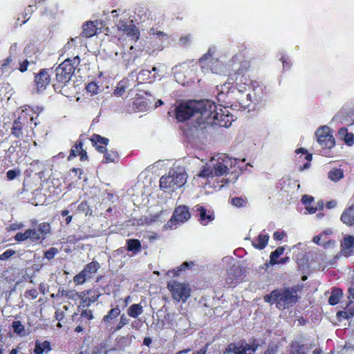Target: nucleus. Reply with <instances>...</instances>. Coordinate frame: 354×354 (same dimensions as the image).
Here are the masks:
<instances>
[{
  "mask_svg": "<svg viewBox=\"0 0 354 354\" xmlns=\"http://www.w3.org/2000/svg\"><path fill=\"white\" fill-rule=\"evenodd\" d=\"M250 66V62L245 59L242 54H236L230 61L231 72L228 75L227 82L223 84L227 89L223 99V107L225 109L245 110L252 102V95L247 93L250 80L246 74Z\"/></svg>",
  "mask_w": 354,
  "mask_h": 354,
  "instance_id": "1",
  "label": "nucleus"
},
{
  "mask_svg": "<svg viewBox=\"0 0 354 354\" xmlns=\"http://www.w3.org/2000/svg\"><path fill=\"white\" fill-rule=\"evenodd\" d=\"M176 118L180 122L193 118L196 124H216L218 113L215 103L209 100H189L180 103L176 109Z\"/></svg>",
  "mask_w": 354,
  "mask_h": 354,
  "instance_id": "2",
  "label": "nucleus"
},
{
  "mask_svg": "<svg viewBox=\"0 0 354 354\" xmlns=\"http://www.w3.org/2000/svg\"><path fill=\"white\" fill-rule=\"evenodd\" d=\"M299 288L297 286L276 288L270 294L263 296L265 302L273 305L280 310L288 309L299 301Z\"/></svg>",
  "mask_w": 354,
  "mask_h": 354,
  "instance_id": "3",
  "label": "nucleus"
},
{
  "mask_svg": "<svg viewBox=\"0 0 354 354\" xmlns=\"http://www.w3.org/2000/svg\"><path fill=\"white\" fill-rule=\"evenodd\" d=\"M187 178L183 168L171 169L167 175L161 177L160 187L165 192L171 193L184 185Z\"/></svg>",
  "mask_w": 354,
  "mask_h": 354,
  "instance_id": "4",
  "label": "nucleus"
},
{
  "mask_svg": "<svg viewBox=\"0 0 354 354\" xmlns=\"http://www.w3.org/2000/svg\"><path fill=\"white\" fill-rule=\"evenodd\" d=\"M237 159L223 153V187L234 184L243 170Z\"/></svg>",
  "mask_w": 354,
  "mask_h": 354,
  "instance_id": "5",
  "label": "nucleus"
},
{
  "mask_svg": "<svg viewBox=\"0 0 354 354\" xmlns=\"http://www.w3.org/2000/svg\"><path fill=\"white\" fill-rule=\"evenodd\" d=\"M79 63L80 58L78 56L75 57L72 59L69 58L65 59L55 69L56 80L59 83L66 85L71 80Z\"/></svg>",
  "mask_w": 354,
  "mask_h": 354,
  "instance_id": "6",
  "label": "nucleus"
},
{
  "mask_svg": "<svg viewBox=\"0 0 354 354\" xmlns=\"http://www.w3.org/2000/svg\"><path fill=\"white\" fill-rule=\"evenodd\" d=\"M215 51L214 47L209 48L207 53L199 59V64L203 73L210 71L212 73L219 74L221 63L218 57H214Z\"/></svg>",
  "mask_w": 354,
  "mask_h": 354,
  "instance_id": "7",
  "label": "nucleus"
},
{
  "mask_svg": "<svg viewBox=\"0 0 354 354\" xmlns=\"http://www.w3.org/2000/svg\"><path fill=\"white\" fill-rule=\"evenodd\" d=\"M259 344L254 339L252 344H248L245 339L230 343L224 353L227 354H254Z\"/></svg>",
  "mask_w": 354,
  "mask_h": 354,
  "instance_id": "8",
  "label": "nucleus"
},
{
  "mask_svg": "<svg viewBox=\"0 0 354 354\" xmlns=\"http://www.w3.org/2000/svg\"><path fill=\"white\" fill-rule=\"evenodd\" d=\"M317 141L319 145L326 149L333 148L335 145V138L331 133L330 129L327 126H322L317 129L315 132Z\"/></svg>",
  "mask_w": 354,
  "mask_h": 354,
  "instance_id": "9",
  "label": "nucleus"
},
{
  "mask_svg": "<svg viewBox=\"0 0 354 354\" xmlns=\"http://www.w3.org/2000/svg\"><path fill=\"white\" fill-rule=\"evenodd\" d=\"M168 288L172 294V297L177 301L185 302L190 296V288L188 284L174 281L168 283Z\"/></svg>",
  "mask_w": 354,
  "mask_h": 354,
  "instance_id": "10",
  "label": "nucleus"
},
{
  "mask_svg": "<svg viewBox=\"0 0 354 354\" xmlns=\"http://www.w3.org/2000/svg\"><path fill=\"white\" fill-rule=\"evenodd\" d=\"M191 216L189 208L186 205H180L175 208L173 215L167 223L169 227H172L173 225L181 224L188 221Z\"/></svg>",
  "mask_w": 354,
  "mask_h": 354,
  "instance_id": "11",
  "label": "nucleus"
},
{
  "mask_svg": "<svg viewBox=\"0 0 354 354\" xmlns=\"http://www.w3.org/2000/svg\"><path fill=\"white\" fill-rule=\"evenodd\" d=\"M193 211L197 212L196 216L198 217V222L203 225H207L215 219L214 212L207 209L201 205H196Z\"/></svg>",
  "mask_w": 354,
  "mask_h": 354,
  "instance_id": "12",
  "label": "nucleus"
},
{
  "mask_svg": "<svg viewBox=\"0 0 354 354\" xmlns=\"http://www.w3.org/2000/svg\"><path fill=\"white\" fill-rule=\"evenodd\" d=\"M49 71L48 69H42L39 74L35 75V82L36 88H34V91L37 93L44 91L46 86L50 84V77L48 74Z\"/></svg>",
  "mask_w": 354,
  "mask_h": 354,
  "instance_id": "13",
  "label": "nucleus"
},
{
  "mask_svg": "<svg viewBox=\"0 0 354 354\" xmlns=\"http://www.w3.org/2000/svg\"><path fill=\"white\" fill-rule=\"evenodd\" d=\"M174 320L177 330L180 333H185L187 332L191 326V322L186 315L176 314L174 315Z\"/></svg>",
  "mask_w": 354,
  "mask_h": 354,
  "instance_id": "14",
  "label": "nucleus"
},
{
  "mask_svg": "<svg viewBox=\"0 0 354 354\" xmlns=\"http://www.w3.org/2000/svg\"><path fill=\"white\" fill-rule=\"evenodd\" d=\"M243 275V270L239 266H233L228 272V277L226 279L227 283H237L240 281L241 277Z\"/></svg>",
  "mask_w": 354,
  "mask_h": 354,
  "instance_id": "15",
  "label": "nucleus"
},
{
  "mask_svg": "<svg viewBox=\"0 0 354 354\" xmlns=\"http://www.w3.org/2000/svg\"><path fill=\"white\" fill-rule=\"evenodd\" d=\"M354 248V237L351 235L345 236L341 243V252L345 257H348L353 253Z\"/></svg>",
  "mask_w": 354,
  "mask_h": 354,
  "instance_id": "16",
  "label": "nucleus"
},
{
  "mask_svg": "<svg viewBox=\"0 0 354 354\" xmlns=\"http://www.w3.org/2000/svg\"><path fill=\"white\" fill-rule=\"evenodd\" d=\"M340 220L347 226H354V204L346 207L343 211Z\"/></svg>",
  "mask_w": 354,
  "mask_h": 354,
  "instance_id": "17",
  "label": "nucleus"
},
{
  "mask_svg": "<svg viewBox=\"0 0 354 354\" xmlns=\"http://www.w3.org/2000/svg\"><path fill=\"white\" fill-rule=\"evenodd\" d=\"M221 175V163L218 162L214 166V169H211V167H204L203 169L200 172L198 176L203 178L213 177L214 176H219Z\"/></svg>",
  "mask_w": 354,
  "mask_h": 354,
  "instance_id": "18",
  "label": "nucleus"
},
{
  "mask_svg": "<svg viewBox=\"0 0 354 354\" xmlns=\"http://www.w3.org/2000/svg\"><path fill=\"white\" fill-rule=\"evenodd\" d=\"M269 239V235L263 231L252 241V245L254 248L263 250L267 246Z\"/></svg>",
  "mask_w": 354,
  "mask_h": 354,
  "instance_id": "19",
  "label": "nucleus"
},
{
  "mask_svg": "<svg viewBox=\"0 0 354 354\" xmlns=\"http://www.w3.org/2000/svg\"><path fill=\"white\" fill-rule=\"evenodd\" d=\"M119 29L123 30L127 35L131 36L135 41L139 39L138 29L133 24H127L122 22L118 26Z\"/></svg>",
  "mask_w": 354,
  "mask_h": 354,
  "instance_id": "20",
  "label": "nucleus"
},
{
  "mask_svg": "<svg viewBox=\"0 0 354 354\" xmlns=\"http://www.w3.org/2000/svg\"><path fill=\"white\" fill-rule=\"evenodd\" d=\"M314 345L310 344L309 346L301 344L298 342H292L290 345L291 354H307Z\"/></svg>",
  "mask_w": 354,
  "mask_h": 354,
  "instance_id": "21",
  "label": "nucleus"
},
{
  "mask_svg": "<svg viewBox=\"0 0 354 354\" xmlns=\"http://www.w3.org/2000/svg\"><path fill=\"white\" fill-rule=\"evenodd\" d=\"M81 35L84 37H91L96 33V26L93 21H87L83 25Z\"/></svg>",
  "mask_w": 354,
  "mask_h": 354,
  "instance_id": "22",
  "label": "nucleus"
},
{
  "mask_svg": "<svg viewBox=\"0 0 354 354\" xmlns=\"http://www.w3.org/2000/svg\"><path fill=\"white\" fill-rule=\"evenodd\" d=\"M295 153L297 154L301 153L300 158H301L302 156H304V159L306 160V163H304L302 166H300V170H304L309 168L310 165V161L312 160V154L309 153L305 148L301 147L299 149H297L295 150Z\"/></svg>",
  "mask_w": 354,
  "mask_h": 354,
  "instance_id": "23",
  "label": "nucleus"
},
{
  "mask_svg": "<svg viewBox=\"0 0 354 354\" xmlns=\"http://www.w3.org/2000/svg\"><path fill=\"white\" fill-rule=\"evenodd\" d=\"M339 136L343 138L345 144L348 146H352L354 144V135L352 133L348 132V129L345 127H342L338 131Z\"/></svg>",
  "mask_w": 354,
  "mask_h": 354,
  "instance_id": "24",
  "label": "nucleus"
},
{
  "mask_svg": "<svg viewBox=\"0 0 354 354\" xmlns=\"http://www.w3.org/2000/svg\"><path fill=\"white\" fill-rule=\"evenodd\" d=\"M285 251L284 246L278 247L274 251H272L270 255V261L266 264L267 267L270 266H274L278 264L279 259L278 258L283 254Z\"/></svg>",
  "mask_w": 354,
  "mask_h": 354,
  "instance_id": "25",
  "label": "nucleus"
},
{
  "mask_svg": "<svg viewBox=\"0 0 354 354\" xmlns=\"http://www.w3.org/2000/svg\"><path fill=\"white\" fill-rule=\"evenodd\" d=\"M50 351V344L48 341H36L34 348L35 354H43Z\"/></svg>",
  "mask_w": 354,
  "mask_h": 354,
  "instance_id": "26",
  "label": "nucleus"
},
{
  "mask_svg": "<svg viewBox=\"0 0 354 354\" xmlns=\"http://www.w3.org/2000/svg\"><path fill=\"white\" fill-rule=\"evenodd\" d=\"M343 296L342 290L338 288H335L333 289L330 296L328 299V303L330 305L335 306L337 304L341 298Z\"/></svg>",
  "mask_w": 354,
  "mask_h": 354,
  "instance_id": "27",
  "label": "nucleus"
},
{
  "mask_svg": "<svg viewBox=\"0 0 354 354\" xmlns=\"http://www.w3.org/2000/svg\"><path fill=\"white\" fill-rule=\"evenodd\" d=\"M143 313L142 306L140 304H133L127 309L129 316L136 318Z\"/></svg>",
  "mask_w": 354,
  "mask_h": 354,
  "instance_id": "28",
  "label": "nucleus"
},
{
  "mask_svg": "<svg viewBox=\"0 0 354 354\" xmlns=\"http://www.w3.org/2000/svg\"><path fill=\"white\" fill-rule=\"evenodd\" d=\"M228 202L234 207L240 208L244 207L247 205L248 199L245 196L244 197H232L229 199Z\"/></svg>",
  "mask_w": 354,
  "mask_h": 354,
  "instance_id": "29",
  "label": "nucleus"
},
{
  "mask_svg": "<svg viewBox=\"0 0 354 354\" xmlns=\"http://www.w3.org/2000/svg\"><path fill=\"white\" fill-rule=\"evenodd\" d=\"M344 177L343 170L340 168H333L328 172V178L334 182H337Z\"/></svg>",
  "mask_w": 354,
  "mask_h": 354,
  "instance_id": "30",
  "label": "nucleus"
},
{
  "mask_svg": "<svg viewBox=\"0 0 354 354\" xmlns=\"http://www.w3.org/2000/svg\"><path fill=\"white\" fill-rule=\"evenodd\" d=\"M151 71L149 70H142L138 75L137 80L140 82H145L149 80H153L156 77V75H151Z\"/></svg>",
  "mask_w": 354,
  "mask_h": 354,
  "instance_id": "31",
  "label": "nucleus"
},
{
  "mask_svg": "<svg viewBox=\"0 0 354 354\" xmlns=\"http://www.w3.org/2000/svg\"><path fill=\"white\" fill-rule=\"evenodd\" d=\"M141 244L138 239H129L127 240V248L129 251H132L137 253L140 250Z\"/></svg>",
  "mask_w": 354,
  "mask_h": 354,
  "instance_id": "32",
  "label": "nucleus"
},
{
  "mask_svg": "<svg viewBox=\"0 0 354 354\" xmlns=\"http://www.w3.org/2000/svg\"><path fill=\"white\" fill-rule=\"evenodd\" d=\"M126 254L124 253V248H120L118 250H115L113 252L111 259L113 261L115 259L120 262L119 266H123L124 261L122 260V258H125Z\"/></svg>",
  "mask_w": 354,
  "mask_h": 354,
  "instance_id": "33",
  "label": "nucleus"
},
{
  "mask_svg": "<svg viewBox=\"0 0 354 354\" xmlns=\"http://www.w3.org/2000/svg\"><path fill=\"white\" fill-rule=\"evenodd\" d=\"M236 117L234 116L232 113H230L227 111V113L223 111V122L224 124H223V127L228 128L232 125V123L235 121Z\"/></svg>",
  "mask_w": 354,
  "mask_h": 354,
  "instance_id": "34",
  "label": "nucleus"
},
{
  "mask_svg": "<svg viewBox=\"0 0 354 354\" xmlns=\"http://www.w3.org/2000/svg\"><path fill=\"white\" fill-rule=\"evenodd\" d=\"M100 268V265L96 261H92L86 265V266L83 270L84 272H86L88 276L90 274L95 273Z\"/></svg>",
  "mask_w": 354,
  "mask_h": 354,
  "instance_id": "35",
  "label": "nucleus"
},
{
  "mask_svg": "<svg viewBox=\"0 0 354 354\" xmlns=\"http://www.w3.org/2000/svg\"><path fill=\"white\" fill-rule=\"evenodd\" d=\"M354 316V309H349L348 310H340L337 313V317L339 319H348Z\"/></svg>",
  "mask_w": 354,
  "mask_h": 354,
  "instance_id": "36",
  "label": "nucleus"
},
{
  "mask_svg": "<svg viewBox=\"0 0 354 354\" xmlns=\"http://www.w3.org/2000/svg\"><path fill=\"white\" fill-rule=\"evenodd\" d=\"M120 313V310L119 308H114L109 310V313L105 315L103 318V321L105 322H109L110 320L118 317Z\"/></svg>",
  "mask_w": 354,
  "mask_h": 354,
  "instance_id": "37",
  "label": "nucleus"
},
{
  "mask_svg": "<svg viewBox=\"0 0 354 354\" xmlns=\"http://www.w3.org/2000/svg\"><path fill=\"white\" fill-rule=\"evenodd\" d=\"M22 125L21 123L15 120L12 124V133L16 137L19 138L22 135Z\"/></svg>",
  "mask_w": 354,
  "mask_h": 354,
  "instance_id": "38",
  "label": "nucleus"
},
{
  "mask_svg": "<svg viewBox=\"0 0 354 354\" xmlns=\"http://www.w3.org/2000/svg\"><path fill=\"white\" fill-rule=\"evenodd\" d=\"M82 148V141H77L75 145L73 148L71 149L70 154L68 157V159L70 160L73 158L76 157L77 155H79V152Z\"/></svg>",
  "mask_w": 354,
  "mask_h": 354,
  "instance_id": "39",
  "label": "nucleus"
},
{
  "mask_svg": "<svg viewBox=\"0 0 354 354\" xmlns=\"http://www.w3.org/2000/svg\"><path fill=\"white\" fill-rule=\"evenodd\" d=\"M254 92V96H253V101H255L257 102H259L261 101L263 97V91L261 86H254L253 88Z\"/></svg>",
  "mask_w": 354,
  "mask_h": 354,
  "instance_id": "40",
  "label": "nucleus"
},
{
  "mask_svg": "<svg viewBox=\"0 0 354 354\" xmlns=\"http://www.w3.org/2000/svg\"><path fill=\"white\" fill-rule=\"evenodd\" d=\"M149 34L151 37V39L158 38V39H160L161 40L162 39H167V35L165 32H163L162 31L157 30H156L154 28H151L149 30Z\"/></svg>",
  "mask_w": 354,
  "mask_h": 354,
  "instance_id": "41",
  "label": "nucleus"
},
{
  "mask_svg": "<svg viewBox=\"0 0 354 354\" xmlns=\"http://www.w3.org/2000/svg\"><path fill=\"white\" fill-rule=\"evenodd\" d=\"M38 230L39 231V232L41 235L46 236L47 234L50 233V224L48 223H40L38 226ZM42 239H44V236H43Z\"/></svg>",
  "mask_w": 354,
  "mask_h": 354,
  "instance_id": "42",
  "label": "nucleus"
},
{
  "mask_svg": "<svg viewBox=\"0 0 354 354\" xmlns=\"http://www.w3.org/2000/svg\"><path fill=\"white\" fill-rule=\"evenodd\" d=\"M12 327L14 332L18 335H21L24 332V326L20 321H14L12 324Z\"/></svg>",
  "mask_w": 354,
  "mask_h": 354,
  "instance_id": "43",
  "label": "nucleus"
},
{
  "mask_svg": "<svg viewBox=\"0 0 354 354\" xmlns=\"http://www.w3.org/2000/svg\"><path fill=\"white\" fill-rule=\"evenodd\" d=\"M126 89V82L124 81H121L118 83L116 88L114 91V94L118 96H122L125 92Z\"/></svg>",
  "mask_w": 354,
  "mask_h": 354,
  "instance_id": "44",
  "label": "nucleus"
},
{
  "mask_svg": "<svg viewBox=\"0 0 354 354\" xmlns=\"http://www.w3.org/2000/svg\"><path fill=\"white\" fill-rule=\"evenodd\" d=\"M90 277L84 270L74 277V281L77 283H83L87 278Z\"/></svg>",
  "mask_w": 354,
  "mask_h": 354,
  "instance_id": "45",
  "label": "nucleus"
},
{
  "mask_svg": "<svg viewBox=\"0 0 354 354\" xmlns=\"http://www.w3.org/2000/svg\"><path fill=\"white\" fill-rule=\"evenodd\" d=\"M129 322V318L124 314H122L120 316L119 323L118 324L115 331L120 330L124 325L127 324Z\"/></svg>",
  "mask_w": 354,
  "mask_h": 354,
  "instance_id": "46",
  "label": "nucleus"
},
{
  "mask_svg": "<svg viewBox=\"0 0 354 354\" xmlns=\"http://www.w3.org/2000/svg\"><path fill=\"white\" fill-rule=\"evenodd\" d=\"M58 253V250L56 248H50L48 250H46L44 253L45 257L48 259L51 260L53 259L55 256Z\"/></svg>",
  "mask_w": 354,
  "mask_h": 354,
  "instance_id": "47",
  "label": "nucleus"
},
{
  "mask_svg": "<svg viewBox=\"0 0 354 354\" xmlns=\"http://www.w3.org/2000/svg\"><path fill=\"white\" fill-rule=\"evenodd\" d=\"M28 232H30L29 239H30L32 241H37L41 238L40 236L41 234L38 230H37L35 229H28Z\"/></svg>",
  "mask_w": 354,
  "mask_h": 354,
  "instance_id": "48",
  "label": "nucleus"
},
{
  "mask_svg": "<svg viewBox=\"0 0 354 354\" xmlns=\"http://www.w3.org/2000/svg\"><path fill=\"white\" fill-rule=\"evenodd\" d=\"M30 237V232H28V230H27L24 233L18 232L15 236V239L17 241H22L27 240Z\"/></svg>",
  "mask_w": 354,
  "mask_h": 354,
  "instance_id": "49",
  "label": "nucleus"
},
{
  "mask_svg": "<svg viewBox=\"0 0 354 354\" xmlns=\"http://www.w3.org/2000/svg\"><path fill=\"white\" fill-rule=\"evenodd\" d=\"M118 153L115 151H106L104 158L106 162H114L115 158H117Z\"/></svg>",
  "mask_w": 354,
  "mask_h": 354,
  "instance_id": "50",
  "label": "nucleus"
},
{
  "mask_svg": "<svg viewBox=\"0 0 354 354\" xmlns=\"http://www.w3.org/2000/svg\"><path fill=\"white\" fill-rule=\"evenodd\" d=\"M86 88L87 92L94 95L97 93L98 86L94 82H91L87 84Z\"/></svg>",
  "mask_w": 354,
  "mask_h": 354,
  "instance_id": "51",
  "label": "nucleus"
},
{
  "mask_svg": "<svg viewBox=\"0 0 354 354\" xmlns=\"http://www.w3.org/2000/svg\"><path fill=\"white\" fill-rule=\"evenodd\" d=\"M15 251L12 250H7L0 255V260L5 261L8 259L11 256L15 254Z\"/></svg>",
  "mask_w": 354,
  "mask_h": 354,
  "instance_id": "52",
  "label": "nucleus"
},
{
  "mask_svg": "<svg viewBox=\"0 0 354 354\" xmlns=\"http://www.w3.org/2000/svg\"><path fill=\"white\" fill-rule=\"evenodd\" d=\"M33 12V9H32V6H29L26 11H25V13L23 14V16H24V18L26 19H26H25L22 24H19V26H21L22 24H25L27 22V21L29 20L30 19V15L32 14V12Z\"/></svg>",
  "mask_w": 354,
  "mask_h": 354,
  "instance_id": "53",
  "label": "nucleus"
},
{
  "mask_svg": "<svg viewBox=\"0 0 354 354\" xmlns=\"http://www.w3.org/2000/svg\"><path fill=\"white\" fill-rule=\"evenodd\" d=\"M285 236L286 233L283 231H276L273 234V239L275 241H281Z\"/></svg>",
  "mask_w": 354,
  "mask_h": 354,
  "instance_id": "54",
  "label": "nucleus"
},
{
  "mask_svg": "<svg viewBox=\"0 0 354 354\" xmlns=\"http://www.w3.org/2000/svg\"><path fill=\"white\" fill-rule=\"evenodd\" d=\"M314 198L313 196L304 195L301 198V202L304 205L308 206L313 201Z\"/></svg>",
  "mask_w": 354,
  "mask_h": 354,
  "instance_id": "55",
  "label": "nucleus"
},
{
  "mask_svg": "<svg viewBox=\"0 0 354 354\" xmlns=\"http://www.w3.org/2000/svg\"><path fill=\"white\" fill-rule=\"evenodd\" d=\"M30 63V62H29L28 59H26L23 62H20L19 70L22 73L26 71L28 69V66Z\"/></svg>",
  "mask_w": 354,
  "mask_h": 354,
  "instance_id": "56",
  "label": "nucleus"
},
{
  "mask_svg": "<svg viewBox=\"0 0 354 354\" xmlns=\"http://www.w3.org/2000/svg\"><path fill=\"white\" fill-rule=\"evenodd\" d=\"M19 174V171H17L16 170H9L6 173V176L9 180H13L15 178L17 175Z\"/></svg>",
  "mask_w": 354,
  "mask_h": 354,
  "instance_id": "57",
  "label": "nucleus"
},
{
  "mask_svg": "<svg viewBox=\"0 0 354 354\" xmlns=\"http://www.w3.org/2000/svg\"><path fill=\"white\" fill-rule=\"evenodd\" d=\"M194 266V263L193 261L189 262H184L180 267L179 270L180 271L185 270L187 269H189V268H192Z\"/></svg>",
  "mask_w": 354,
  "mask_h": 354,
  "instance_id": "58",
  "label": "nucleus"
},
{
  "mask_svg": "<svg viewBox=\"0 0 354 354\" xmlns=\"http://www.w3.org/2000/svg\"><path fill=\"white\" fill-rule=\"evenodd\" d=\"M277 346H268V347L267 348V349L265 351V354H275L277 351Z\"/></svg>",
  "mask_w": 354,
  "mask_h": 354,
  "instance_id": "59",
  "label": "nucleus"
},
{
  "mask_svg": "<svg viewBox=\"0 0 354 354\" xmlns=\"http://www.w3.org/2000/svg\"><path fill=\"white\" fill-rule=\"evenodd\" d=\"M82 317H84L87 318L88 319H92L93 318L92 312L91 310H84L81 313Z\"/></svg>",
  "mask_w": 354,
  "mask_h": 354,
  "instance_id": "60",
  "label": "nucleus"
},
{
  "mask_svg": "<svg viewBox=\"0 0 354 354\" xmlns=\"http://www.w3.org/2000/svg\"><path fill=\"white\" fill-rule=\"evenodd\" d=\"M142 324L141 321L139 320V319L134 320L131 323V327L133 328H135V329H137V330L140 329V327L142 326Z\"/></svg>",
  "mask_w": 354,
  "mask_h": 354,
  "instance_id": "61",
  "label": "nucleus"
},
{
  "mask_svg": "<svg viewBox=\"0 0 354 354\" xmlns=\"http://www.w3.org/2000/svg\"><path fill=\"white\" fill-rule=\"evenodd\" d=\"M79 155L80 156L82 160H87V158H88L86 151L85 150H84L82 148L80 150V151L79 152Z\"/></svg>",
  "mask_w": 354,
  "mask_h": 354,
  "instance_id": "62",
  "label": "nucleus"
},
{
  "mask_svg": "<svg viewBox=\"0 0 354 354\" xmlns=\"http://www.w3.org/2000/svg\"><path fill=\"white\" fill-rule=\"evenodd\" d=\"M189 41H190V39H189V37L188 36L181 37V38H180V39H179V42H180V44H182V45H185V44H187V43H189Z\"/></svg>",
  "mask_w": 354,
  "mask_h": 354,
  "instance_id": "63",
  "label": "nucleus"
},
{
  "mask_svg": "<svg viewBox=\"0 0 354 354\" xmlns=\"http://www.w3.org/2000/svg\"><path fill=\"white\" fill-rule=\"evenodd\" d=\"M98 137H101V136L95 134V135H93L91 138V141L94 143L95 145H96L97 142L102 143V140L98 138Z\"/></svg>",
  "mask_w": 354,
  "mask_h": 354,
  "instance_id": "64",
  "label": "nucleus"
}]
</instances>
